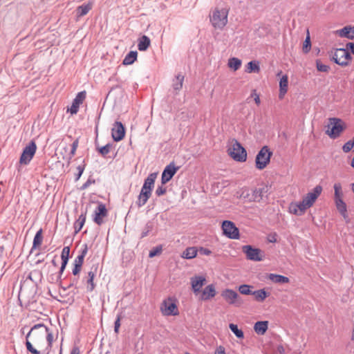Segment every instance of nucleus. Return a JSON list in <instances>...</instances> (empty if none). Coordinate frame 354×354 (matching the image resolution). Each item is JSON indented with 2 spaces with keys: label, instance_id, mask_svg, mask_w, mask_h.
<instances>
[{
  "label": "nucleus",
  "instance_id": "30",
  "mask_svg": "<svg viewBox=\"0 0 354 354\" xmlns=\"http://www.w3.org/2000/svg\"><path fill=\"white\" fill-rule=\"evenodd\" d=\"M42 229H39L35 234V237L33 239V242H32V248H31V252L33 250H35L37 248H38L42 243V241H43V235H42Z\"/></svg>",
  "mask_w": 354,
  "mask_h": 354
},
{
  "label": "nucleus",
  "instance_id": "63",
  "mask_svg": "<svg viewBox=\"0 0 354 354\" xmlns=\"http://www.w3.org/2000/svg\"><path fill=\"white\" fill-rule=\"evenodd\" d=\"M347 50H350L351 53L354 54V43L349 42L346 44Z\"/></svg>",
  "mask_w": 354,
  "mask_h": 354
},
{
  "label": "nucleus",
  "instance_id": "19",
  "mask_svg": "<svg viewBox=\"0 0 354 354\" xmlns=\"http://www.w3.org/2000/svg\"><path fill=\"white\" fill-rule=\"evenodd\" d=\"M200 299L202 301H208L214 297L216 295L215 286L209 284L201 292Z\"/></svg>",
  "mask_w": 354,
  "mask_h": 354
},
{
  "label": "nucleus",
  "instance_id": "64",
  "mask_svg": "<svg viewBox=\"0 0 354 354\" xmlns=\"http://www.w3.org/2000/svg\"><path fill=\"white\" fill-rule=\"evenodd\" d=\"M70 354H80V348L77 346H74L72 348Z\"/></svg>",
  "mask_w": 354,
  "mask_h": 354
},
{
  "label": "nucleus",
  "instance_id": "40",
  "mask_svg": "<svg viewBox=\"0 0 354 354\" xmlns=\"http://www.w3.org/2000/svg\"><path fill=\"white\" fill-rule=\"evenodd\" d=\"M153 222L151 221H148L147 223V224L145 225L142 233H141V235H140V238L142 239L147 236L149 235V234L150 233V232L152 231L153 230Z\"/></svg>",
  "mask_w": 354,
  "mask_h": 354
},
{
  "label": "nucleus",
  "instance_id": "37",
  "mask_svg": "<svg viewBox=\"0 0 354 354\" xmlns=\"http://www.w3.org/2000/svg\"><path fill=\"white\" fill-rule=\"evenodd\" d=\"M95 145L97 143L95 142ZM113 147L111 143H108L106 145L100 147L98 145H96V149L103 157H106V156L110 152V149Z\"/></svg>",
  "mask_w": 354,
  "mask_h": 354
},
{
  "label": "nucleus",
  "instance_id": "27",
  "mask_svg": "<svg viewBox=\"0 0 354 354\" xmlns=\"http://www.w3.org/2000/svg\"><path fill=\"white\" fill-rule=\"evenodd\" d=\"M184 81V75L182 74H178L173 80L172 88L177 94L178 91L182 88Z\"/></svg>",
  "mask_w": 354,
  "mask_h": 354
},
{
  "label": "nucleus",
  "instance_id": "9",
  "mask_svg": "<svg viewBox=\"0 0 354 354\" xmlns=\"http://www.w3.org/2000/svg\"><path fill=\"white\" fill-rule=\"evenodd\" d=\"M242 251L245 254L246 258L248 260L259 261L263 259L261 256V250L258 248H254L250 245H243L242 247Z\"/></svg>",
  "mask_w": 354,
  "mask_h": 354
},
{
  "label": "nucleus",
  "instance_id": "24",
  "mask_svg": "<svg viewBox=\"0 0 354 354\" xmlns=\"http://www.w3.org/2000/svg\"><path fill=\"white\" fill-rule=\"evenodd\" d=\"M342 49L343 48L337 49L332 56V59L337 64L342 66H346L348 64V62L344 61L343 53H340V52H342Z\"/></svg>",
  "mask_w": 354,
  "mask_h": 354
},
{
  "label": "nucleus",
  "instance_id": "6",
  "mask_svg": "<svg viewBox=\"0 0 354 354\" xmlns=\"http://www.w3.org/2000/svg\"><path fill=\"white\" fill-rule=\"evenodd\" d=\"M36 150V143L34 140H31L28 145L24 148L19 158V163L25 165L29 164L34 157Z\"/></svg>",
  "mask_w": 354,
  "mask_h": 354
},
{
  "label": "nucleus",
  "instance_id": "56",
  "mask_svg": "<svg viewBox=\"0 0 354 354\" xmlns=\"http://www.w3.org/2000/svg\"><path fill=\"white\" fill-rule=\"evenodd\" d=\"M82 266L77 265L75 263H73V268L72 270V273L74 276H77L80 274L81 270H82Z\"/></svg>",
  "mask_w": 354,
  "mask_h": 354
},
{
  "label": "nucleus",
  "instance_id": "5",
  "mask_svg": "<svg viewBox=\"0 0 354 354\" xmlns=\"http://www.w3.org/2000/svg\"><path fill=\"white\" fill-rule=\"evenodd\" d=\"M221 229L223 234L230 239H239V229L236 226L234 222L225 220L222 222Z\"/></svg>",
  "mask_w": 354,
  "mask_h": 354
},
{
  "label": "nucleus",
  "instance_id": "3",
  "mask_svg": "<svg viewBox=\"0 0 354 354\" xmlns=\"http://www.w3.org/2000/svg\"><path fill=\"white\" fill-rule=\"evenodd\" d=\"M229 155L236 161L245 162L247 159L245 149L236 140H232V147L228 149Z\"/></svg>",
  "mask_w": 354,
  "mask_h": 354
},
{
  "label": "nucleus",
  "instance_id": "12",
  "mask_svg": "<svg viewBox=\"0 0 354 354\" xmlns=\"http://www.w3.org/2000/svg\"><path fill=\"white\" fill-rule=\"evenodd\" d=\"M179 167L175 166L174 162H170L164 169L161 176V183L162 185L168 183L179 169Z\"/></svg>",
  "mask_w": 354,
  "mask_h": 354
},
{
  "label": "nucleus",
  "instance_id": "62",
  "mask_svg": "<svg viewBox=\"0 0 354 354\" xmlns=\"http://www.w3.org/2000/svg\"><path fill=\"white\" fill-rule=\"evenodd\" d=\"M214 354H225V348L222 346H218Z\"/></svg>",
  "mask_w": 354,
  "mask_h": 354
},
{
  "label": "nucleus",
  "instance_id": "17",
  "mask_svg": "<svg viewBox=\"0 0 354 354\" xmlns=\"http://www.w3.org/2000/svg\"><path fill=\"white\" fill-rule=\"evenodd\" d=\"M205 282L206 279L203 276H194L191 278L192 288L196 295L201 292V288Z\"/></svg>",
  "mask_w": 354,
  "mask_h": 354
},
{
  "label": "nucleus",
  "instance_id": "60",
  "mask_svg": "<svg viewBox=\"0 0 354 354\" xmlns=\"http://www.w3.org/2000/svg\"><path fill=\"white\" fill-rule=\"evenodd\" d=\"M251 97H254L255 103L259 105L261 102L259 95L257 93L256 90H253L251 93Z\"/></svg>",
  "mask_w": 354,
  "mask_h": 354
},
{
  "label": "nucleus",
  "instance_id": "50",
  "mask_svg": "<svg viewBox=\"0 0 354 354\" xmlns=\"http://www.w3.org/2000/svg\"><path fill=\"white\" fill-rule=\"evenodd\" d=\"M354 147V142L352 140H348L346 142L342 147V149L344 152H349Z\"/></svg>",
  "mask_w": 354,
  "mask_h": 354
},
{
  "label": "nucleus",
  "instance_id": "51",
  "mask_svg": "<svg viewBox=\"0 0 354 354\" xmlns=\"http://www.w3.org/2000/svg\"><path fill=\"white\" fill-rule=\"evenodd\" d=\"M95 179L92 178L91 176H90L88 180L81 186L80 188V190H84L87 189L91 184H95Z\"/></svg>",
  "mask_w": 354,
  "mask_h": 354
},
{
  "label": "nucleus",
  "instance_id": "22",
  "mask_svg": "<svg viewBox=\"0 0 354 354\" xmlns=\"http://www.w3.org/2000/svg\"><path fill=\"white\" fill-rule=\"evenodd\" d=\"M288 78L287 75H283L279 81V97L283 99L288 91Z\"/></svg>",
  "mask_w": 354,
  "mask_h": 354
},
{
  "label": "nucleus",
  "instance_id": "38",
  "mask_svg": "<svg viewBox=\"0 0 354 354\" xmlns=\"http://www.w3.org/2000/svg\"><path fill=\"white\" fill-rule=\"evenodd\" d=\"M229 328L231 331L236 335V337L239 339L244 338V333L242 330L238 328V326L234 324H230Z\"/></svg>",
  "mask_w": 354,
  "mask_h": 354
},
{
  "label": "nucleus",
  "instance_id": "28",
  "mask_svg": "<svg viewBox=\"0 0 354 354\" xmlns=\"http://www.w3.org/2000/svg\"><path fill=\"white\" fill-rule=\"evenodd\" d=\"M267 277L276 283L283 284L289 282V279L287 277L280 274H270Z\"/></svg>",
  "mask_w": 354,
  "mask_h": 354
},
{
  "label": "nucleus",
  "instance_id": "1",
  "mask_svg": "<svg viewBox=\"0 0 354 354\" xmlns=\"http://www.w3.org/2000/svg\"><path fill=\"white\" fill-rule=\"evenodd\" d=\"M157 175L158 174L156 172L151 173L145 179L143 185L136 201V205L138 207H141L145 205L151 197Z\"/></svg>",
  "mask_w": 354,
  "mask_h": 354
},
{
  "label": "nucleus",
  "instance_id": "43",
  "mask_svg": "<svg viewBox=\"0 0 354 354\" xmlns=\"http://www.w3.org/2000/svg\"><path fill=\"white\" fill-rule=\"evenodd\" d=\"M251 288H252L251 286H249L247 284H243L239 287V291L242 295H252V291L250 290Z\"/></svg>",
  "mask_w": 354,
  "mask_h": 354
},
{
  "label": "nucleus",
  "instance_id": "41",
  "mask_svg": "<svg viewBox=\"0 0 354 354\" xmlns=\"http://www.w3.org/2000/svg\"><path fill=\"white\" fill-rule=\"evenodd\" d=\"M263 190H264L263 187H259V188H256L253 191L252 196H253L254 201H260L261 200H262Z\"/></svg>",
  "mask_w": 354,
  "mask_h": 354
},
{
  "label": "nucleus",
  "instance_id": "58",
  "mask_svg": "<svg viewBox=\"0 0 354 354\" xmlns=\"http://www.w3.org/2000/svg\"><path fill=\"white\" fill-rule=\"evenodd\" d=\"M340 53H343L344 62H348V59H351V55L347 49L343 48Z\"/></svg>",
  "mask_w": 354,
  "mask_h": 354
},
{
  "label": "nucleus",
  "instance_id": "32",
  "mask_svg": "<svg viewBox=\"0 0 354 354\" xmlns=\"http://www.w3.org/2000/svg\"><path fill=\"white\" fill-rule=\"evenodd\" d=\"M335 201V203L336 205V207L339 212L341 214L342 216L344 217H346V212H347V207L346 205L344 203V201L342 200V198H338Z\"/></svg>",
  "mask_w": 354,
  "mask_h": 354
},
{
  "label": "nucleus",
  "instance_id": "2",
  "mask_svg": "<svg viewBox=\"0 0 354 354\" xmlns=\"http://www.w3.org/2000/svg\"><path fill=\"white\" fill-rule=\"evenodd\" d=\"M228 10L216 8L212 15L210 16V21L215 28L222 29L227 23Z\"/></svg>",
  "mask_w": 354,
  "mask_h": 354
},
{
  "label": "nucleus",
  "instance_id": "35",
  "mask_svg": "<svg viewBox=\"0 0 354 354\" xmlns=\"http://www.w3.org/2000/svg\"><path fill=\"white\" fill-rule=\"evenodd\" d=\"M254 330L257 335L266 333V321H259L254 324Z\"/></svg>",
  "mask_w": 354,
  "mask_h": 354
},
{
  "label": "nucleus",
  "instance_id": "57",
  "mask_svg": "<svg viewBox=\"0 0 354 354\" xmlns=\"http://www.w3.org/2000/svg\"><path fill=\"white\" fill-rule=\"evenodd\" d=\"M198 252L201 255H209L212 254V251L210 250L203 247H200L199 249L198 250Z\"/></svg>",
  "mask_w": 354,
  "mask_h": 354
},
{
  "label": "nucleus",
  "instance_id": "26",
  "mask_svg": "<svg viewBox=\"0 0 354 354\" xmlns=\"http://www.w3.org/2000/svg\"><path fill=\"white\" fill-rule=\"evenodd\" d=\"M26 346L28 351L30 352L32 354H50L52 347H49V346H47L45 349H44L41 351H39L35 348L32 346V344L29 342V340H27L26 342Z\"/></svg>",
  "mask_w": 354,
  "mask_h": 354
},
{
  "label": "nucleus",
  "instance_id": "11",
  "mask_svg": "<svg viewBox=\"0 0 354 354\" xmlns=\"http://www.w3.org/2000/svg\"><path fill=\"white\" fill-rule=\"evenodd\" d=\"M126 133V129L124 124L120 121H115L111 129V136L115 142L122 140Z\"/></svg>",
  "mask_w": 354,
  "mask_h": 354
},
{
  "label": "nucleus",
  "instance_id": "53",
  "mask_svg": "<svg viewBox=\"0 0 354 354\" xmlns=\"http://www.w3.org/2000/svg\"><path fill=\"white\" fill-rule=\"evenodd\" d=\"M166 192H167V188L165 187H164L163 185L162 184V185L158 186L156 188L155 194H156L157 196H161L164 195L166 193Z\"/></svg>",
  "mask_w": 354,
  "mask_h": 354
},
{
  "label": "nucleus",
  "instance_id": "23",
  "mask_svg": "<svg viewBox=\"0 0 354 354\" xmlns=\"http://www.w3.org/2000/svg\"><path fill=\"white\" fill-rule=\"evenodd\" d=\"M138 41V48L140 51L147 50L151 45V40L147 35L139 37Z\"/></svg>",
  "mask_w": 354,
  "mask_h": 354
},
{
  "label": "nucleus",
  "instance_id": "39",
  "mask_svg": "<svg viewBox=\"0 0 354 354\" xmlns=\"http://www.w3.org/2000/svg\"><path fill=\"white\" fill-rule=\"evenodd\" d=\"M252 295L254 296L257 301H262L266 299V288H263L261 290L254 291Z\"/></svg>",
  "mask_w": 354,
  "mask_h": 354
},
{
  "label": "nucleus",
  "instance_id": "15",
  "mask_svg": "<svg viewBox=\"0 0 354 354\" xmlns=\"http://www.w3.org/2000/svg\"><path fill=\"white\" fill-rule=\"evenodd\" d=\"M97 270V266H93L91 270L88 272L87 277L82 279V282L86 286L87 292H92L95 288V283L93 280L96 274Z\"/></svg>",
  "mask_w": 354,
  "mask_h": 354
},
{
  "label": "nucleus",
  "instance_id": "45",
  "mask_svg": "<svg viewBox=\"0 0 354 354\" xmlns=\"http://www.w3.org/2000/svg\"><path fill=\"white\" fill-rule=\"evenodd\" d=\"M69 254H70V247L69 246H65L64 247L62 254H61V259L62 261L68 262L69 259Z\"/></svg>",
  "mask_w": 354,
  "mask_h": 354
},
{
  "label": "nucleus",
  "instance_id": "31",
  "mask_svg": "<svg viewBox=\"0 0 354 354\" xmlns=\"http://www.w3.org/2000/svg\"><path fill=\"white\" fill-rule=\"evenodd\" d=\"M259 62L256 60H252L249 62L245 68V72L248 73H258L260 71V68L259 65Z\"/></svg>",
  "mask_w": 354,
  "mask_h": 354
},
{
  "label": "nucleus",
  "instance_id": "48",
  "mask_svg": "<svg viewBox=\"0 0 354 354\" xmlns=\"http://www.w3.org/2000/svg\"><path fill=\"white\" fill-rule=\"evenodd\" d=\"M310 47H311L310 38L309 35L308 34V35L306 36V39L303 44V51L306 53H308L310 50Z\"/></svg>",
  "mask_w": 354,
  "mask_h": 354
},
{
  "label": "nucleus",
  "instance_id": "54",
  "mask_svg": "<svg viewBox=\"0 0 354 354\" xmlns=\"http://www.w3.org/2000/svg\"><path fill=\"white\" fill-rule=\"evenodd\" d=\"M121 315H118L117 316V318L114 322V332L116 333V334H118L119 333V329H120V320H121Z\"/></svg>",
  "mask_w": 354,
  "mask_h": 354
},
{
  "label": "nucleus",
  "instance_id": "44",
  "mask_svg": "<svg viewBox=\"0 0 354 354\" xmlns=\"http://www.w3.org/2000/svg\"><path fill=\"white\" fill-rule=\"evenodd\" d=\"M162 251V247L161 245H159L155 248H153L150 251H149V258H153L156 256H158L159 254H161Z\"/></svg>",
  "mask_w": 354,
  "mask_h": 354
},
{
  "label": "nucleus",
  "instance_id": "21",
  "mask_svg": "<svg viewBox=\"0 0 354 354\" xmlns=\"http://www.w3.org/2000/svg\"><path fill=\"white\" fill-rule=\"evenodd\" d=\"M340 37L354 39V26H346L337 31Z\"/></svg>",
  "mask_w": 354,
  "mask_h": 354
},
{
  "label": "nucleus",
  "instance_id": "14",
  "mask_svg": "<svg viewBox=\"0 0 354 354\" xmlns=\"http://www.w3.org/2000/svg\"><path fill=\"white\" fill-rule=\"evenodd\" d=\"M107 209L104 204L99 203L94 211L93 221L98 225H101L103 223V218L106 216Z\"/></svg>",
  "mask_w": 354,
  "mask_h": 354
},
{
  "label": "nucleus",
  "instance_id": "52",
  "mask_svg": "<svg viewBox=\"0 0 354 354\" xmlns=\"http://www.w3.org/2000/svg\"><path fill=\"white\" fill-rule=\"evenodd\" d=\"M67 263H68V262H64V261H62L61 267L59 268V270L58 272V274H57V281H61L62 276L63 274V272H64V270L66 269Z\"/></svg>",
  "mask_w": 354,
  "mask_h": 354
},
{
  "label": "nucleus",
  "instance_id": "8",
  "mask_svg": "<svg viewBox=\"0 0 354 354\" xmlns=\"http://www.w3.org/2000/svg\"><path fill=\"white\" fill-rule=\"evenodd\" d=\"M221 296L230 305H234L235 306L239 307L243 303V299L240 297L239 294L231 289H225L223 290L221 293Z\"/></svg>",
  "mask_w": 354,
  "mask_h": 354
},
{
  "label": "nucleus",
  "instance_id": "55",
  "mask_svg": "<svg viewBox=\"0 0 354 354\" xmlns=\"http://www.w3.org/2000/svg\"><path fill=\"white\" fill-rule=\"evenodd\" d=\"M41 327H45V325L44 324H35V326H33V327H32V328L30 329V330L28 333V334L26 335V340H28V337H30L31 333L36 330V329H39V328H41ZM27 341H26V342Z\"/></svg>",
  "mask_w": 354,
  "mask_h": 354
},
{
  "label": "nucleus",
  "instance_id": "29",
  "mask_svg": "<svg viewBox=\"0 0 354 354\" xmlns=\"http://www.w3.org/2000/svg\"><path fill=\"white\" fill-rule=\"evenodd\" d=\"M138 53L136 50H131L124 57L122 64L127 66L131 65L134 63V62L137 59Z\"/></svg>",
  "mask_w": 354,
  "mask_h": 354
},
{
  "label": "nucleus",
  "instance_id": "16",
  "mask_svg": "<svg viewBox=\"0 0 354 354\" xmlns=\"http://www.w3.org/2000/svg\"><path fill=\"white\" fill-rule=\"evenodd\" d=\"M86 96V91L79 92L72 102L71 108L68 109L70 113L73 115L78 112L80 105L83 102Z\"/></svg>",
  "mask_w": 354,
  "mask_h": 354
},
{
  "label": "nucleus",
  "instance_id": "61",
  "mask_svg": "<svg viewBox=\"0 0 354 354\" xmlns=\"http://www.w3.org/2000/svg\"><path fill=\"white\" fill-rule=\"evenodd\" d=\"M84 257H82V256H80L78 255L74 260V263H75L77 265H80V266H82L83 263H84Z\"/></svg>",
  "mask_w": 354,
  "mask_h": 354
},
{
  "label": "nucleus",
  "instance_id": "36",
  "mask_svg": "<svg viewBox=\"0 0 354 354\" xmlns=\"http://www.w3.org/2000/svg\"><path fill=\"white\" fill-rule=\"evenodd\" d=\"M91 8L92 6L90 3L82 4L77 8V14L78 17H82L86 15Z\"/></svg>",
  "mask_w": 354,
  "mask_h": 354
},
{
  "label": "nucleus",
  "instance_id": "34",
  "mask_svg": "<svg viewBox=\"0 0 354 354\" xmlns=\"http://www.w3.org/2000/svg\"><path fill=\"white\" fill-rule=\"evenodd\" d=\"M242 62L240 59L236 57H231L228 59L227 65L229 68L234 71H237L241 66Z\"/></svg>",
  "mask_w": 354,
  "mask_h": 354
},
{
  "label": "nucleus",
  "instance_id": "49",
  "mask_svg": "<svg viewBox=\"0 0 354 354\" xmlns=\"http://www.w3.org/2000/svg\"><path fill=\"white\" fill-rule=\"evenodd\" d=\"M86 165L83 162L82 165L77 167V174H75V180L77 181L85 169Z\"/></svg>",
  "mask_w": 354,
  "mask_h": 354
},
{
  "label": "nucleus",
  "instance_id": "10",
  "mask_svg": "<svg viewBox=\"0 0 354 354\" xmlns=\"http://www.w3.org/2000/svg\"><path fill=\"white\" fill-rule=\"evenodd\" d=\"M274 342L267 343V354H285L286 348L279 343V336L275 335Z\"/></svg>",
  "mask_w": 354,
  "mask_h": 354
},
{
  "label": "nucleus",
  "instance_id": "13",
  "mask_svg": "<svg viewBox=\"0 0 354 354\" xmlns=\"http://www.w3.org/2000/svg\"><path fill=\"white\" fill-rule=\"evenodd\" d=\"M322 192V187L320 185H317L314 187L312 192H308L302 200L305 201V204L307 207H310L319 196Z\"/></svg>",
  "mask_w": 354,
  "mask_h": 354
},
{
  "label": "nucleus",
  "instance_id": "42",
  "mask_svg": "<svg viewBox=\"0 0 354 354\" xmlns=\"http://www.w3.org/2000/svg\"><path fill=\"white\" fill-rule=\"evenodd\" d=\"M334 200L342 198V185L339 183H335L334 186Z\"/></svg>",
  "mask_w": 354,
  "mask_h": 354
},
{
  "label": "nucleus",
  "instance_id": "59",
  "mask_svg": "<svg viewBox=\"0 0 354 354\" xmlns=\"http://www.w3.org/2000/svg\"><path fill=\"white\" fill-rule=\"evenodd\" d=\"M88 250V247L86 243L84 244L81 248V250L80 251V256H82L83 257H85Z\"/></svg>",
  "mask_w": 354,
  "mask_h": 354
},
{
  "label": "nucleus",
  "instance_id": "4",
  "mask_svg": "<svg viewBox=\"0 0 354 354\" xmlns=\"http://www.w3.org/2000/svg\"><path fill=\"white\" fill-rule=\"evenodd\" d=\"M344 129L345 127L342 124L341 119L330 118H329V124H328V129L326 131V134L332 139H336L340 136Z\"/></svg>",
  "mask_w": 354,
  "mask_h": 354
},
{
  "label": "nucleus",
  "instance_id": "18",
  "mask_svg": "<svg viewBox=\"0 0 354 354\" xmlns=\"http://www.w3.org/2000/svg\"><path fill=\"white\" fill-rule=\"evenodd\" d=\"M308 208H309V207H307L305 204V201L302 200L297 203H291L289 205V212L291 214L300 216L302 215Z\"/></svg>",
  "mask_w": 354,
  "mask_h": 354
},
{
  "label": "nucleus",
  "instance_id": "25",
  "mask_svg": "<svg viewBox=\"0 0 354 354\" xmlns=\"http://www.w3.org/2000/svg\"><path fill=\"white\" fill-rule=\"evenodd\" d=\"M86 218V210L82 212L74 223L75 234H77L84 226Z\"/></svg>",
  "mask_w": 354,
  "mask_h": 354
},
{
  "label": "nucleus",
  "instance_id": "47",
  "mask_svg": "<svg viewBox=\"0 0 354 354\" xmlns=\"http://www.w3.org/2000/svg\"><path fill=\"white\" fill-rule=\"evenodd\" d=\"M316 67L317 71L320 72H328L330 69L328 65L322 63L319 60L316 61Z\"/></svg>",
  "mask_w": 354,
  "mask_h": 354
},
{
  "label": "nucleus",
  "instance_id": "46",
  "mask_svg": "<svg viewBox=\"0 0 354 354\" xmlns=\"http://www.w3.org/2000/svg\"><path fill=\"white\" fill-rule=\"evenodd\" d=\"M42 328H44L45 332L47 333V335H46V340L48 342L47 346H49V347H52L53 342V335L52 332L50 331V329L47 326H45V327H42Z\"/></svg>",
  "mask_w": 354,
  "mask_h": 354
},
{
  "label": "nucleus",
  "instance_id": "33",
  "mask_svg": "<svg viewBox=\"0 0 354 354\" xmlns=\"http://www.w3.org/2000/svg\"><path fill=\"white\" fill-rule=\"evenodd\" d=\"M198 250L196 247H189L183 252L182 257L187 259L194 258L197 255Z\"/></svg>",
  "mask_w": 354,
  "mask_h": 354
},
{
  "label": "nucleus",
  "instance_id": "7",
  "mask_svg": "<svg viewBox=\"0 0 354 354\" xmlns=\"http://www.w3.org/2000/svg\"><path fill=\"white\" fill-rule=\"evenodd\" d=\"M160 310L162 315L165 316L178 315L179 311L176 304V299L169 297L167 299L164 300L160 307Z\"/></svg>",
  "mask_w": 354,
  "mask_h": 354
},
{
  "label": "nucleus",
  "instance_id": "20",
  "mask_svg": "<svg viewBox=\"0 0 354 354\" xmlns=\"http://www.w3.org/2000/svg\"><path fill=\"white\" fill-rule=\"evenodd\" d=\"M256 167L259 169H263L266 167V145L263 146L256 156Z\"/></svg>",
  "mask_w": 354,
  "mask_h": 354
}]
</instances>
